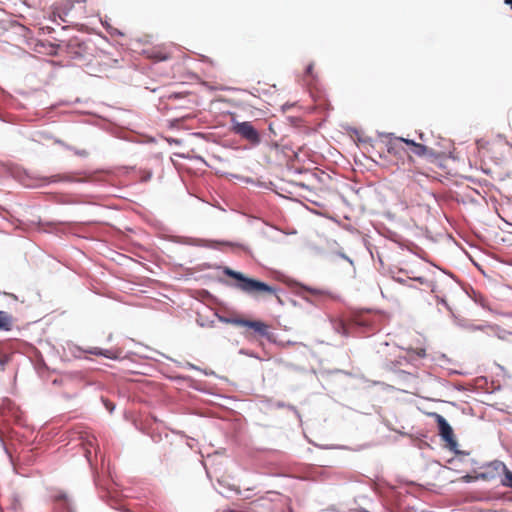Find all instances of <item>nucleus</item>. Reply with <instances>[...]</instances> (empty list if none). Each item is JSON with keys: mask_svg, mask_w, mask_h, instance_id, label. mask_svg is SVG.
Returning a JSON list of instances; mask_svg holds the SVG:
<instances>
[{"mask_svg": "<svg viewBox=\"0 0 512 512\" xmlns=\"http://www.w3.org/2000/svg\"><path fill=\"white\" fill-rule=\"evenodd\" d=\"M66 50L72 58H81L86 54L87 47L79 38L74 37L66 44Z\"/></svg>", "mask_w": 512, "mask_h": 512, "instance_id": "7", "label": "nucleus"}, {"mask_svg": "<svg viewBox=\"0 0 512 512\" xmlns=\"http://www.w3.org/2000/svg\"><path fill=\"white\" fill-rule=\"evenodd\" d=\"M80 438L82 440V444L85 450V457L90 461V456L92 453L91 449L93 448L95 452L98 449L97 439L94 435H90L87 432L82 433Z\"/></svg>", "mask_w": 512, "mask_h": 512, "instance_id": "9", "label": "nucleus"}, {"mask_svg": "<svg viewBox=\"0 0 512 512\" xmlns=\"http://www.w3.org/2000/svg\"><path fill=\"white\" fill-rule=\"evenodd\" d=\"M409 278L413 279L415 281H418L422 285L427 286L431 290V292H433V293L436 292V285L433 281H431L423 276H413V277H409Z\"/></svg>", "mask_w": 512, "mask_h": 512, "instance_id": "14", "label": "nucleus"}, {"mask_svg": "<svg viewBox=\"0 0 512 512\" xmlns=\"http://www.w3.org/2000/svg\"><path fill=\"white\" fill-rule=\"evenodd\" d=\"M505 4L510 5L512 9V0H504Z\"/></svg>", "mask_w": 512, "mask_h": 512, "instance_id": "23", "label": "nucleus"}, {"mask_svg": "<svg viewBox=\"0 0 512 512\" xmlns=\"http://www.w3.org/2000/svg\"><path fill=\"white\" fill-rule=\"evenodd\" d=\"M70 351L75 357H80L82 353H88L96 356H103L108 359H118L122 353L119 348L101 349L98 347H90L88 349H82L77 345L71 347Z\"/></svg>", "mask_w": 512, "mask_h": 512, "instance_id": "3", "label": "nucleus"}, {"mask_svg": "<svg viewBox=\"0 0 512 512\" xmlns=\"http://www.w3.org/2000/svg\"><path fill=\"white\" fill-rule=\"evenodd\" d=\"M405 140L406 139L402 137H389L385 144L387 152L394 156H400L402 153H405L403 147Z\"/></svg>", "mask_w": 512, "mask_h": 512, "instance_id": "8", "label": "nucleus"}, {"mask_svg": "<svg viewBox=\"0 0 512 512\" xmlns=\"http://www.w3.org/2000/svg\"><path fill=\"white\" fill-rule=\"evenodd\" d=\"M406 354L410 358H413L414 356H416L418 358H423L426 356V350H425V348H422V347L408 348L406 350Z\"/></svg>", "mask_w": 512, "mask_h": 512, "instance_id": "15", "label": "nucleus"}, {"mask_svg": "<svg viewBox=\"0 0 512 512\" xmlns=\"http://www.w3.org/2000/svg\"><path fill=\"white\" fill-rule=\"evenodd\" d=\"M188 96H190V93H188L187 91H175V92L169 93L167 95V98L168 99H179V98H185Z\"/></svg>", "mask_w": 512, "mask_h": 512, "instance_id": "17", "label": "nucleus"}, {"mask_svg": "<svg viewBox=\"0 0 512 512\" xmlns=\"http://www.w3.org/2000/svg\"><path fill=\"white\" fill-rule=\"evenodd\" d=\"M155 430H157V427L155 429L150 427L148 433L153 436V433H154Z\"/></svg>", "mask_w": 512, "mask_h": 512, "instance_id": "22", "label": "nucleus"}, {"mask_svg": "<svg viewBox=\"0 0 512 512\" xmlns=\"http://www.w3.org/2000/svg\"><path fill=\"white\" fill-rule=\"evenodd\" d=\"M12 322H13V318L9 313H7L5 311H0V330H5V331L10 330L11 326H12Z\"/></svg>", "mask_w": 512, "mask_h": 512, "instance_id": "13", "label": "nucleus"}, {"mask_svg": "<svg viewBox=\"0 0 512 512\" xmlns=\"http://www.w3.org/2000/svg\"><path fill=\"white\" fill-rule=\"evenodd\" d=\"M102 400H103V403H104L106 409L109 412H112L114 410V408H115L114 404L110 400H108V399L102 398Z\"/></svg>", "mask_w": 512, "mask_h": 512, "instance_id": "19", "label": "nucleus"}, {"mask_svg": "<svg viewBox=\"0 0 512 512\" xmlns=\"http://www.w3.org/2000/svg\"><path fill=\"white\" fill-rule=\"evenodd\" d=\"M225 274L237 280L235 287L246 294L254 297L276 295V289L274 287L269 286L268 284L259 280L246 277L241 272H237L228 268L225 270Z\"/></svg>", "mask_w": 512, "mask_h": 512, "instance_id": "1", "label": "nucleus"}, {"mask_svg": "<svg viewBox=\"0 0 512 512\" xmlns=\"http://www.w3.org/2000/svg\"><path fill=\"white\" fill-rule=\"evenodd\" d=\"M430 416H432L435 419L438 425L439 435L441 436V438L445 442H447V444L450 447L456 446L457 443L454 437L453 429L450 426V424L446 421V419L438 413H431Z\"/></svg>", "mask_w": 512, "mask_h": 512, "instance_id": "5", "label": "nucleus"}, {"mask_svg": "<svg viewBox=\"0 0 512 512\" xmlns=\"http://www.w3.org/2000/svg\"><path fill=\"white\" fill-rule=\"evenodd\" d=\"M65 498H66L65 495H61V496L58 497V499H65Z\"/></svg>", "mask_w": 512, "mask_h": 512, "instance_id": "25", "label": "nucleus"}, {"mask_svg": "<svg viewBox=\"0 0 512 512\" xmlns=\"http://www.w3.org/2000/svg\"><path fill=\"white\" fill-rule=\"evenodd\" d=\"M72 7V4L70 3V1H65L64 2V8H60V7H56L55 10L53 11V14L54 16H58L60 18H62V15H67L68 12L67 10L70 9Z\"/></svg>", "mask_w": 512, "mask_h": 512, "instance_id": "16", "label": "nucleus"}, {"mask_svg": "<svg viewBox=\"0 0 512 512\" xmlns=\"http://www.w3.org/2000/svg\"><path fill=\"white\" fill-rule=\"evenodd\" d=\"M76 155L80 156V157H87L89 155L88 151L87 150H75L74 151Z\"/></svg>", "mask_w": 512, "mask_h": 512, "instance_id": "20", "label": "nucleus"}, {"mask_svg": "<svg viewBox=\"0 0 512 512\" xmlns=\"http://www.w3.org/2000/svg\"><path fill=\"white\" fill-rule=\"evenodd\" d=\"M11 508L14 511H17L20 508V502L16 495H12V502H11Z\"/></svg>", "mask_w": 512, "mask_h": 512, "instance_id": "18", "label": "nucleus"}, {"mask_svg": "<svg viewBox=\"0 0 512 512\" xmlns=\"http://www.w3.org/2000/svg\"><path fill=\"white\" fill-rule=\"evenodd\" d=\"M227 322L235 326L249 328L258 336L264 337L268 335L269 326L260 320H246L240 317H234L228 319Z\"/></svg>", "mask_w": 512, "mask_h": 512, "instance_id": "4", "label": "nucleus"}, {"mask_svg": "<svg viewBox=\"0 0 512 512\" xmlns=\"http://www.w3.org/2000/svg\"><path fill=\"white\" fill-rule=\"evenodd\" d=\"M111 339H112V334H110V335L108 336V340H111Z\"/></svg>", "mask_w": 512, "mask_h": 512, "instance_id": "26", "label": "nucleus"}, {"mask_svg": "<svg viewBox=\"0 0 512 512\" xmlns=\"http://www.w3.org/2000/svg\"><path fill=\"white\" fill-rule=\"evenodd\" d=\"M490 466L496 471H502L504 476L501 480V484L505 487L512 488V472L507 466L501 461H494Z\"/></svg>", "mask_w": 512, "mask_h": 512, "instance_id": "10", "label": "nucleus"}, {"mask_svg": "<svg viewBox=\"0 0 512 512\" xmlns=\"http://www.w3.org/2000/svg\"><path fill=\"white\" fill-rule=\"evenodd\" d=\"M233 131L252 144L260 142V135L250 122L235 123Z\"/></svg>", "mask_w": 512, "mask_h": 512, "instance_id": "6", "label": "nucleus"}, {"mask_svg": "<svg viewBox=\"0 0 512 512\" xmlns=\"http://www.w3.org/2000/svg\"><path fill=\"white\" fill-rule=\"evenodd\" d=\"M404 165H407V168L404 169L407 178L413 182L422 184L424 178L431 177V169L422 167L411 155H408L407 162Z\"/></svg>", "mask_w": 512, "mask_h": 512, "instance_id": "2", "label": "nucleus"}, {"mask_svg": "<svg viewBox=\"0 0 512 512\" xmlns=\"http://www.w3.org/2000/svg\"><path fill=\"white\" fill-rule=\"evenodd\" d=\"M405 144L411 146L412 153L420 157L425 156L429 151L427 146L416 143L413 140L407 139L405 140Z\"/></svg>", "mask_w": 512, "mask_h": 512, "instance_id": "11", "label": "nucleus"}, {"mask_svg": "<svg viewBox=\"0 0 512 512\" xmlns=\"http://www.w3.org/2000/svg\"><path fill=\"white\" fill-rule=\"evenodd\" d=\"M152 419H153V424L157 426V419L155 417H153Z\"/></svg>", "mask_w": 512, "mask_h": 512, "instance_id": "24", "label": "nucleus"}, {"mask_svg": "<svg viewBox=\"0 0 512 512\" xmlns=\"http://www.w3.org/2000/svg\"><path fill=\"white\" fill-rule=\"evenodd\" d=\"M496 370L495 375L499 377L497 381L512 382V373L508 372L504 366L497 364Z\"/></svg>", "mask_w": 512, "mask_h": 512, "instance_id": "12", "label": "nucleus"}, {"mask_svg": "<svg viewBox=\"0 0 512 512\" xmlns=\"http://www.w3.org/2000/svg\"><path fill=\"white\" fill-rule=\"evenodd\" d=\"M313 67H314V66H313V64H309V65L307 66V68H306V73H307L308 75H312Z\"/></svg>", "mask_w": 512, "mask_h": 512, "instance_id": "21", "label": "nucleus"}]
</instances>
